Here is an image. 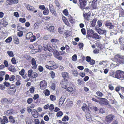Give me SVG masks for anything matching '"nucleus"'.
Returning a JSON list of instances; mask_svg holds the SVG:
<instances>
[{
	"instance_id": "nucleus-1",
	"label": "nucleus",
	"mask_w": 124,
	"mask_h": 124,
	"mask_svg": "<svg viewBox=\"0 0 124 124\" xmlns=\"http://www.w3.org/2000/svg\"><path fill=\"white\" fill-rule=\"evenodd\" d=\"M16 86L14 84H11L10 86L7 89V91L8 93L10 95H13L16 91Z\"/></svg>"
},
{
	"instance_id": "nucleus-2",
	"label": "nucleus",
	"mask_w": 124,
	"mask_h": 124,
	"mask_svg": "<svg viewBox=\"0 0 124 124\" xmlns=\"http://www.w3.org/2000/svg\"><path fill=\"white\" fill-rule=\"evenodd\" d=\"M114 60L119 64H124V56L119 54L116 55L114 58Z\"/></svg>"
},
{
	"instance_id": "nucleus-3",
	"label": "nucleus",
	"mask_w": 124,
	"mask_h": 124,
	"mask_svg": "<svg viewBox=\"0 0 124 124\" xmlns=\"http://www.w3.org/2000/svg\"><path fill=\"white\" fill-rule=\"evenodd\" d=\"M87 37H92L95 39H99L100 38V36L96 33H94L92 29L90 30L87 33Z\"/></svg>"
},
{
	"instance_id": "nucleus-4",
	"label": "nucleus",
	"mask_w": 124,
	"mask_h": 124,
	"mask_svg": "<svg viewBox=\"0 0 124 124\" xmlns=\"http://www.w3.org/2000/svg\"><path fill=\"white\" fill-rule=\"evenodd\" d=\"M115 117L114 115L110 114L107 116L105 117V122L106 124H109L111 123Z\"/></svg>"
},
{
	"instance_id": "nucleus-5",
	"label": "nucleus",
	"mask_w": 124,
	"mask_h": 124,
	"mask_svg": "<svg viewBox=\"0 0 124 124\" xmlns=\"http://www.w3.org/2000/svg\"><path fill=\"white\" fill-rule=\"evenodd\" d=\"M116 78L121 80L124 79V72L119 70H116Z\"/></svg>"
},
{
	"instance_id": "nucleus-6",
	"label": "nucleus",
	"mask_w": 124,
	"mask_h": 124,
	"mask_svg": "<svg viewBox=\"0 0 124 124\" xmlns=\"http://www.w3.org/2000/svg\"><path fill=\"white\" fill-rule=\"evenodd\" d=\"M26 39H30V41L32 42L36 40V37L34 36H33L32 33L31 32H29L27 33L26 35Z\"/></svg>"
},
{
	"instance_id": "nucleus-7",
	"label": "nucleus",
	"mask_w": 124,
	"mask_h": 124,
	"mask_svg": "<svg viewBox=\"0 0 124 124\" xmlns=\"http://www.w3.org/2000/svg\"><path fill=\"white\" fill-rule=\"evenodd\" d=\"M53 53L54 57L56 58L60 61H61L62 60V57L60 56V53L57 50H54Z\"/></svg>"
},
{
	"instance_id": "nucleus-8",
	"label": "nucleus",
	"mask_w": 124,
	"mask_h": 124,
	"mask_svg": "<svg viewBox=\"0 0 124 124\" xmlns=\"http://www.w3.org/2000/svg\"><path fill=\"white\" fill-rule=\"evenodd\" d=\"M28 77H30L31 78H33L37 77L38 74L36 72H33L32 70L31 69L28 71Z\"/></svg>"
},
{
	"instance_id": "nucleus-9",
	"label": "nucleus",
	"mask_w": 124,
	"mask_h": 124,
	"mask_svg": "<svg viewBox=\"0 0 124 124\" xmlns=\"http://www.w3.org/2000/svg\"><path fill=\"white\" fill-rule=\"evenodd\" d=\"M105 25L110 30L113 29L114 26L108 20L105 22Z\"/></svg>"
},
{
	"instance_id": "nucleus-10",
	"label": "nucleus",
	"mask_w": 124,
	"mask_h": 124,
	"mask_svg": "<svg viewBox=\"0 0 124 124\" xmlns=\"http://www.w3.org/2000/svg\"><path fill=\"white\" fill-rule=\"evenodd\" d=\"M83 15L84 17V21L85 22H87L89 21L91 16L90 13H86L85 14H83Z\"/></svg>"
},
{
	"instance_id": "nucleus-11",
	"label": "nucleus",
	"mask_w": 124,
	"mask_h": 124,
	"mask_svg": "<svg viewBox=\"0 0 124 124\" xmlns=\"http://www.w3.org/2000/svg\"><path fill=\"white\" fill-rule=\"evenodd\" d=\"M68 80H63L61 83V86L65 89L67 88V85L68 84Z\"/></svg>"
},
{
	"instance_id": "nucleus-12",
	"label": "nucleus",
	"mask_w": 124,
	"mask_h": 124,
	"mask_svg": "<svg viewBox=\"0 0 124 124\" xmlns=\"http://www.w3.org/2000/svg\"><path fill=\"white\" fill-rule=\"evenodd\" d=\"M49 10L50 12L53 15H54L55 16L57 15V13L55 11L54 8V7L52 4H49Z\"/></svg>"
},
{
	"instance_id": "nucleus-13",
	"label": "nucleus",
	"mask_w": 124,
	"mask_h": 124,
	"mask_svg": "<svg viewBox=\"0 0 124 124\" xmlns=\"http://www.w3.org/2000/svg\"><path fill=\"white\" fill-rule=\"evenodd\" d=\"M8 122V119L6 116H3V118L0 117V122L1 124H5L7 123Z\"/></svg>"
},
{
	"instance_id": "nucleus-14",
	"label": "nucleus",
	"mask_w": 124,
	"mask_h": 124,
	"mask_svg": "<svg viewBox=\"0 0 124 124\" xmlns=\"http://www.w3.org/2000/svg\"><path fill=\"white\" fill-rule=\"evenodd\" d=\"M40 86L41 89L44 90L46 88L47 86V83L45 80H43L40 82Z\"/></svg>"
},
{
	"instance_id": "nucleus-15",
	"label": "nucleus",
	"mask_w": 124,
	"mask_h": 124,
	"mask_svg": "<svg viewBox=\"0 0 124 124\" xmlns=\"http://www.w3.org/2000/svg\"><path fill=\"white\" fill-rule=\"evenodd\" d=\"M80 4V7L81 9L84 8L86 5V0H79Z\"/></svg>"
},
{
	"instance_id": "nucleus-16",
	"label": "nucleus",
	"mask_w": 124,
	"mask_h": 124,
	"mask_svg": "<svg viewBox=\"0 0 124 124\" xmlns=\"http://www.w3.org/2000/svg\"><path fill=\"white\" fill-rule=\"evenodd\" d=\"M25 7L28 10L32 11L34 13H36L37 11V10H35V8L33 7L29 4H27L26 5Z\"/></svg>"
},
{
	"instance_id": "nucleus-17",
	"label": "nucleus",
	"mask_w": 124,
	"mask_h": 124,
	"mask_svg": "<svg viewBox=\"0 0 124 124\" xmlns=\"http://www.w3.org/2000/svg\"><path fill=\"white\" fill-rule=\"evenodd\" d=\"M14 113V110L12 108L10 109H8L5 111L4 112V114L6 116H10L13 114Z\"/></svg>"
},
{
	"instance_id": "nucleus-18",
	"label": "nucleus",
	"mask_w": 124,
	"mask_h": 124,
	"mask_svg": "<svg viewBox=\"0 0 124 124\" xmlns=\"http://www.w3.org/2000/svg\"><path fill=\"white\" fill-rule=\"evenodd\" d=\"M8 24V22L4 18H2L0 21V25L2 27H5Z\"/></svg>"
},
{
	"instance_id": "nucleus-19",
	"label": "nucleus",
	"mask_w": 124,
	"mask_h": 124,
	"mask_svg": "<svg viewBox=\"0 0 124 124\" xmlns=\"http://www.w3.org/2000/svg\"><path fill=\"white\" fill-rule=\"evenodd\" d=\"M62 77L63 78V80H67L69 78V73L67 72H62L61 73Z\"/></svg>"
},
{
	"instance_id": "nucleus-20",
	"label": "nucleus",
	"mask_w": 124,
	"mask_h": 124,
	"mask_svg": "<svg viewBox=\"0 0 124 124\" xmlns=\"http://www.w3.org/2000/svg\"><path fill=\"white\" fill-rule=\"evenodd\" d=\"M107 99L105 98H100V100L99 101L100 104L102 105H107L108 103L105 100Z\"/></svg>"
},
{
	"instance_id": "nucleus-21",
	"label": "nucleus",
	"mask_w": 124,
	"mask_h": 124,
	"mask_svg": "<svg viewBox=\"0 0 124 124\" xmlns=\"http://www.w3.org/2000/svg\"><path fill=\"white\" fill-rule=\"evenodd\" d=\"M96 31L100 34H103L105 35L106 34L107 31L106 30H102L100 28H99L97 29Z\"/></svg>"
},
{
	"instance_id": "nucleus-22",
	"label": "nucleus",
	"mask_w": 124,
	"mask_h": 124,
	"mask_svg": "<svg viewBox=\"0 0 124 124\" xmlns=\"http://www.w3.org/2000/svg\"><path fill=\"white\" fill-rule=\"evenodd\" d=\"M31 114L34 118H36L38 117V113L36 109H33V110L31 112Z\"/></svg>"
},
{
	"instance_id": "nucleus-23",
	"label": "nucleus",
	"mask_w": 124,
	"mask_h": 124,
	"mask_svg": "<svg viewBox=\"0 0 124 124\" xmlns=\"http://www.w3.org/2000/svg\"><path fill=\"white\" fill-rule=\"evenodd\" d=\"M31 64L32 66H33L32 68L33 69H36L37 67V65H36V61L34 58H33L31 60Z\"/></svg>"
},
{
	"instance_id": "nucleus-24",
	"label": "nucleus",
	"mask_w": 124,
	"mask_h": 124,
	"mask_svg": "<svg viewBox=\"0 0 124 124\" xmlns=\"http://www.w3.org/2000/svg\"><path fill=\"white\" fill-rule=\"evenodd\" d=\"M9 119L10 122L13 124L16 122V120L15 118L12 116H10L9 117Z\"/></svg>"
},
{
	"instance_id": "nucleus-25",
	"label": "nucleus",
	"mask_w": 124,
	"mask_h": 124,
	"mask_svg": "<svg viewBox=\"0 0 124 124\" xmlns=\"http://www.w3.org/2000/svg\"><path fill=\"white\" fill-rule=\"evenodd\" d=\"M8 68V70L10 71L14 72L16 71V68L13 65H11Z\"/></svg>"
},
{
	"instance_id": "nucleus-26",
	"label": "nucleus",
	"mask_w": 124,
	"mask_h": 124,
	"mask_svg": "<svg viewBox=\"0 0 124 124\" xmlns=\"http://www.w3.org/2000/svg\"><path fill=\"white\" fill-rule=\"evenodd\" d=\"M70 32L71 31H69L68 30H65L64 34L65 37V38L68 37L70 35Z\"/></svg>"
},
{
	"instance_id": "nucleus-27",
	"label": "nucleus",
	"mask_w": 124,
	"mask_h": 124,
	"mask_svg": "<svg viewBox=\"0 0 124 124\" xmlns=\"http://www.w3.org/2000/svg\"><path fill=\"white\" fill-rule=\"evenodd\" d=\"M37 48H35V47H34V46L32 45H30L29 46L30 47L31 49H33L35 50H40V49H39L40 48V47H41V46L39 45H36Z\"/></svg>"
},
{
	"instance_id": "nucleus-28",
	"label": "nucleus",
	"mask_w": 124,
	"mask_h": 124,
	"mask_svg": "<svg viewBox=\"0 0 124 124\" xmlns=\"http://www.w3.org/2000/svg\"><path fill=\"white\" fill-rule=\"evenodd\" d=\"M97 20V18H94L93 19L92 21L91 22V24L92 27H94L95 26Z\"/></svg>"
},
{
	"instance_id": "nucleus-29",
	"label": "nucleus",
	"mask_w": 124,
	"mask_h": 124,
	"mask_svg": "<svg viewBox=\"0 0 124 124\" xmlns=\"http://www.w3.org/2000/svg\"><path fill=\"white\" fill-rule=\"evenodd\" d=\"M14 42L15 44H18L19 43V40L17 37L15 36L14 38Z\"/></svg>"
},
{
	"instance_id": "nucleus-30",
	"label": "nucleus",
	"mask_w": 124,
	"mask_h": 124,
	"mask_svg": "<svg viewBox=\"0 0 124 124\" xmlns=\"http://www.w3.org/2000/svg\"><path fill=\"white\" fill-rule=\"evenodd\" d=\"M118 41L120 44L122 46L124 44V38L120 37L118 39Z\"/></svg>"
},
{
	"instance_id": "nucleus-31",
	"label": "nucleus",
	"mask_w": 124,
	"mask_h": 124,
	"mask_svg": "<svg viewBox=\"0 0 124 124\" xmlns=\"http://www.w3.org/2000/svg\"><path fill=\"white\" fill-rule=\"evenodd\" d=\"M8 101V100L6 98H3L1 100V102L2 104H5Z\"/></svg>"
},
{
	"instance_id": "nucleus-32",
	"label": "nucleus",
	"mask_w": 124,
	"mask_h": 124,
	"mask_svg": "<svg viewBox=\"0 0 124 124\" xmlns=\"http://www.w3.org/2000/svg\"><path fill=\"white\" fill-rule=\"evenodd\" d=\"M68 17V19L70 23H74V20L73 19V17L70 15Z\"/></svg>"
},
{
	"instance_id": "nucleus-33",
	"label": "nucleus",
	"mask_w": 124,
	"mask_h": 124,
	"mask_svg": "<svg viewBox=\"0 0 124 124\" xmlns=\"http://www.w3.org/2000/svg\"><path fill=\"white\" fill-rule=\"evenodd\" d=\"M85 116L87 120L89 121H91L92 118L91 117L90 113H87V114Z\"/></svg>"
},
{
	"instance_id": "nucleus-34",
	"label": "nucleus",
	"mask_w": 124,
	"mask_h": 124,
	"mask_svg": "<svg viewBox=\"0 0 124 124\" xmlns=\"http://www.w3.org/2000/svg\"><path fill=\"white\" fill-rule=\"evenodd\" d=\"M49 13V10L47 8H46L43 12V14L45 15H47Z\"/></svg>"
},
{
	"instance_id": "nucleus-35",
	"label": "nucleus",
	"mask_w": 124,
	"mask_h": 124,
	"mask_svg": "<svg viewBox=\"0 0 124 124\" xmlns=\"http://www.w3.org/2000/svg\"><path fill=\"white\" fill-rule=\"evenodd\" d=\"M65 100L64 99H63L62 97L60 99L59 104V106H61L64 103Z\"/></svg>"
},
{
	"instance_id": "nucleus-36",
	"label": "nucleus",
	"mask_w": 124,
	"mask_h": 124,
	"mask_svg": "<svg viewBox=\"0 0 124 124\" xmlns=\"http://www.w3.org/2000/svg\"><path fill=\"white\" fill-rule=\"evenodd\" d=\"M110 76L116 78V71L115 72L113 71H111L109 72Z\"/></svg>"
},
{
	"instance_id": "nucleus-37",
	"label": "nucleus",
	"mask_w": 124,
	"mask_h": 124,
	"mask_svg": "<svg viewBox=\"0 0 124 124\" xmlns=\"http://www.w3.org/2000/svg\"><path fill=\"white\" fill-rule=\"evenodd\" d=\"M73 104V102L70 101V100H69V101H67V103L66 104V106L69 107H71Z\"/></svg>"
},
{
	"instance_id": "nucleus-38",
	"label": "nucleus",
	"mask_w": 124,
	"mask_h": 124,
	"mask_svg": "<svg viewBox=\"0 0 124 124\" xmlns=\"http://www.w3.org/2000/svg\"><path fill=\"white\" fill-rule=\"evenodd\" d=\"M18 0H11L9 3V4H16L18 3Z\"/></svg>"
},
{
	"instance_id": "nucleus-39",
	"label": "nucleus",
	"mask_w": 124,
	"mask_h": 124,
	"mask_svg": "<svg viewBox=\"0 0 124 124\" xmlns=\"http://www.w3.org/2000/svg\"><path fill=\"white\" fill-rule=\"evenodd\" d=\"M119 16H124V10L123 9L122 10L119 11Z\"/></svg>"
},
{
	"instance_id": "nucleus-40",
	"label": "nucleus",
	"mask_w": 124,
	"mask_h": 124,
	"mask_svg": "<svg viewBox=\"0 0 124 124\" xmlns=\"http://www.w3.org/2000/svg\"><path fill=\"white\" fill-rule=\"evenodd\" d=\"M78 84L79 85H81L82 84H83L84 83V81L82 79H78L77 80Z\"/></svg>"
},
{
	"instance_id": "nucleus-41",
	"label": "nucleus",
	"mask_w": 124,
	"mask_h": 124,
	"mask_svg": "<svg viewBox=\"0 0 124 124\" xmlns=\"http://www.w3.org/2000/svg\"><path fill=\"white\" fill-rule=\"evenodd\" d=\"M52 56V54L50 52H46L44 54V56L46 58L50 57Z\"/></svg>"
},
{
	"instance_id": "nucleus-42",
	"label": "nucleus",
	"mask_w": 124,
	"mask_h": 124,
	"mask_svg": "<svg viewBox=\"0 0 124 124\" xmlns=\"http://www.w3.org/2000/svg\"><path fill=\"white\" fill-rule=\"evenodd\" d=\"M97 46L100 49H102V45L100 42H97L96 43Z\"/></svg>"
},
{
	"instance_id": "nucleus-43",
	"label": "nucleus",
	"mask_w": 124,
	"mask_h": 124,
	"mask_svg": "<svg viewBox=\"0 0 124 124\" xmlns=\"http://www.w3.org/2000/svg\"><path fill=\"white\" fill-rule=\"evenodd\" d=\"M7 53L10 57H13L14 56L13 52L12 51H7Z\"/></svg>"
},
{
	"instance_id": "nucleus-44",
	"label": "nucleus",
	"mask_w": 124,
	"mask_h": 124,
	"mask_svg": "<svg viewBox=\"0 0 124 124\" xmlns=\"http://www.w3.org/2000/svg\"><path fill=\"white\" fill-rule=\"evenodd\" d=\"M96 94L98 96L100 97H102L103 95V94L99 91L96 92Z\"/></svg>"
},
{
	"instance_id": "nucleus-45",
	"label": "nucleus",
	"mask_w": 124,
	"mask_h": 124,
	"mask_svg": "<svg viewBox=\"0 0 124 124\" xmlns=\"http://www.w3.org/2000/svg\"><path fill=\"white\" fill-rule=\"evenodd\" d=\"M72 74L75 77H77L78 75V73L76 70H74L72 71Z\"/></svg>"
},
{
	"instance_id": "nucleus-46",
	"label": "nucleus",
	"mask_w": 124,
	"mask_h": 124,
	"mask_svg": "<svg viewBox=\"0 0 124 124\" xmlns=\"http://www.w3.org/2000/svg\"><path fill=\"white\" fill-rule=\"evenodd\" d=\"M12 40V37L10 36L7 39L5 40V42L7 43H9Z\"/></svg>"
},
{
	"instance_id": "nucleus-47",
	"label": "nucleus",
	"mask_w": 124,
	"mask_h": 124,
	"mask_svg": "<svg viewBox=\"0 0 124 124\" xmlns=\"http://www.w3.org/2000/svg\"><path fill=\"white\" fill-rule=\"evenodd\" d=\"M69 120V117L67 116H64L62 119V120L63 121H68Z\"/></svg>"
},
{
	"instance_id": "nucleus-48",
	"label": "nucleus",
	"mask_w": 124,
	"mask_h": 124,
	"mask_svg": "<svg viewBox=\"0 0 124 124\" xmlns=\"http://www.w3.org/2000/svg\"><path fill=\"white\" fill-rule=\"evenodd\" d=\"M54 3L56 6L59 8H60V3L58 0H55L54 1Z\"/></svg>"
},
{
	"instance_id": "nucleus-49",
	"label": "nucleus",
	"mask_w": 124,
	"mask_h": 124,
	"mask_svg": "<svg viewBox=\"0 0 124 124\" xmlns=\"http://www.w3.org/2000/svg\"><path fill=\"white\" fill-rule=\"evenodd\" d=\"M23 35V32L20 31L17 32V35L19 37H22Z\"/></svg>"
},
{
	"instance_id": "nucleus-50",
	"label": "nucleus",
	"mask_w": 124,
	"mask_h": 124,
	"mask_svg": "<svg viewBox=\"0 0 124 124\" xmlns=\"http://www.w3.org/2000/svg\"><path fill=\"white\" fill-rule=\"evenodd\" d=\"M67 91L71 93L73 91V89L72 87H68L67 89Z\"/></svg>"
},
{
	"instance_id": "nucleus-51",
	"label": "nucleus",
	"mask_w": 124,
	"mask_h": 124,
	"mask_svg": "<svg viewBox=\"0 0 124 124\" xmlns=\"http://www.w3.org/2000/svg\"><path fill=\"white\" fill-rule=\"evenodd\" d=\"M25 72L24 70V69H23L19 72V74L21 75L24 78H25V77H24L23 76L24 75V73Z\"/></svg>"
},
{
	"instance_id": "nucleus-52",
	"label": "nucleus",
	"mask_w": 124,
	"mask_h": 124,
	"mask_svg": "<svg viewBox=\"0 0 124 124\" xmlns=\"http://www.w3.org/2000/svg\"><path fill=\"white\" fill-rule=\"evenodd\" d=\"M11 62L13 64H16V58L14 57H13L12 58L11 60Z\"/></svg>"
},
{
	"instance_id": "nucleus-53",
	"label": "nucleus",
	"mask_w": 124,
	"mask_h": 124,
	"mask_svg": "<svg viewBox=\"0 0 124 124\" xmlns=\"http://www.w3.org/2000/svg\"><path fill=\"white\" fill-rule=\"evenodd\" d=\"M63 21L65 23V24L68 26H69L70 25V24L67 19H63Z\"/></svg>"
},
{
	"instance_id": "nucleus-54",
	"label": "nucleus",
	"mask_w": 124,
	"mask_h": 124,
	"mask_svg": "<svg viewBox=\"0 0 124 124\" xmlns=\"http://www.w3.org/2000/svg\"><path fill=\"white\" fill-rule=\"evenodd\" d=\"M15 77L14 75H11L9 77V80L10 81H14V80L15 79Z\"/></svg>"
},
{
	"instance_id": "nucleus-55",
	"label": "nucleus",
	"mask_w": 124,
	"mask_h": 124,
	"mask_svg": "<svg viewBox=\"0 0 124 124\" xmlns=\"http://www.w3.org/2000/svg\"><path fill=\"white\" fill-rule=\"evenodd\" d=\"M3 84L5 86L7 87H10L11 85V84L10 85V84L9 83L6 81L4 82Z\"/></svg>"
},
{
	"instance_id": "nucleus-56",
	"label": "nucleus",
	"mask_w": 124,
	"mask_h": 124,
	"mask_svg": "<svg viewBox=\"0 0 124 124\" xmlns=\"http://www.w3.org/2000/svg\"><path fill=\"white\" fill-rule=\"evenodd\" d=\"M19 21L20 22L22 23H24L26 21V19L25 18H21L19 19Z\"/></svg>"
},
{
	"instance_id": "nucleus-57",
	"label": "nucleus",
	"mask_w": 124,
	"mask_h": 124,
	"mask_svg": "<svg viewBox=\"0 0 124 124\" xmlns=\"http://www.w3.org/2000/svg\"><path fill=\"white\" fill-rule=\"evenodd\" d=\"M66 48V51L67 53H69L70 51V49L69 46L67 45H65V48Z\"/></svg>"
},
{
	"instance_id": "nucleus-58",
	"label": "nucleus",
	"mask_w": 124,
	"mask_h": 124,
	"mask_svg": "<svg viewBox=\"0 0 124 124\" xmlns=\"http://www.w3.org/2000/svg\"><path fill=\"white\" fill-rule=\"evenodd\" d=\"M17 31H20V30H22L26 29L24 27L19 26H17Z\"/></svg>"
},
{
	"instance_id": "nucleus-59",
	"label": "nucleus",
	"mask_w": 124,
	"mask_h": 124,
	"mask_svg": "<svg viewBox=\"0 0 124 124\" xmlns=\"http://www.w3.org/2000/svg\"><path fill=\"white\" fill-rule=\"evenodd\" d=\"M48 30L51 32H53L54 31V26H49L48 28Z\"/></svg>"
},
{
	"instance_id": "nucleus-60",
	"label": "nucleus",
	"mask_w": 124,
	"mask_h": 124,
	"mask_svg": "<svg viewBox=\"0 0 124 124\" xmlns=\"http://www.w3.org/2000/svg\"><path fill=\"white\" fill-rule=\"evenodd\" d=\"M45 94L46 96H48L50 94L49 91L47 89H46L45 91Z\"/></svg>"
},
{
	"instance_id": "nucleus-61",
	"label": "nucleus",
	"mask_w": 124,
	"mask_h": 124,
	"mask_svg": "<svg viewBox=\"0 0 124 124\" xmlns=\"http://www.w3.org/2000/svg\"><path fill=\"white\" fill-rule=\"evenodd\" d=\"M77 59V55L75 54L72 57V59L73 61H76Z\"/></svg>"
},
{
	"instance_id": "nucleus-62",
	"label": "nucleus",
	"mask_w": 124,
	"mask_h": 124,
	"mask_svg": "<svg viewBox=\"0 0 124 124\" xmlns=\"http://www.w3.org/2000/svg\"><path fill=\"white\" fill-rule=\"evenodd\" d=\"M63 114L62 112V111H60L58 112L56 114V116L57 117H60L62 116Z\"/></svg>"
},
{
	"instance_id": "nucleus-63",
	"label": "nucleus",
	"mask_w": 124,
	"mask_h": 124,
	"mask_svg": "<svg viewBox=\"0 0 124 124\" xmlns=\"http://www.w3.org/2000/svg\"><path fill=\"white\" fill-rule=\"evenodd\" d=\"M33 101V99L31 98H29L27 100V102L28 104L31 103Z\"/></svg>"
},
{
	"instance_id": "nucleus-64",
	"label": "nucleus",
	"mask_w": 124,
	"mask_h": 124,
	"mask_svg": "<svg viewBox=\"0 0 124 124\" xmlns=\"http://www.w3.org/2000/svg\"><path fill=\"white\" fill-rule=\"evenodd\" d=\"M50 100L52 101H55L56 100L55 96L53 95H51L50 96Z\"/></svg>"
}]
</instances>
